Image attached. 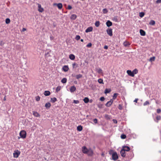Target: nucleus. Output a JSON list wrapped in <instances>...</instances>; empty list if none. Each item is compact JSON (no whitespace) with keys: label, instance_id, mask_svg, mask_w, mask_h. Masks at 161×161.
<instances>
[{"label":"nucleus","instance_id":"nucleus-24","mask_svg":"<svg viewBox=\"0 0 161 161\" xmlns=\"http://www.w3.org/2000/svg\"><path fill=\"white\" fill-rule=\"evenodd\" d=\"M82 127L80 125L78 126L77 128V130L79 131H81L82 130Z\"/></svg>","mask_w":161,"mask_h":161},{"label":"nucleus","instance_id":"nucleus-36","mask_svg":"<svg viewBox=\"0 0 161 161\" xmlns=\"http://www.w3.org/2000/svg\"><path fill=\"white\" fill-rule=\"evenodd\" d=\"M155 57H153L150 58L149 61L151 62L154 61L155 60Z\"/></svg>","mask_w":161,"mask_h":161},{"label":"nucleus","instance_id":"nucleus-33","mask_svg":"<svg viewBox=\"0 0 161 161\" xmlns=\"http://www.w3.org/2000/svg\"><path fill=\"white\" fill-rule=\"evenodd\" d=\"M149 24L151 25H154L155 24V21L153 20H152L149 22Z\"/></svg>","mask_w":161,"mask_h":161},{"label":"nucleus","instance_id":"nucleus-12","mask_svg":"<svg viewBox=\"0 0 161 161\" xmlns=\"http://www.w3.org/2000/svg\"><path fill=\"white\" fill-rule=\"evenodd\" d=\"M127 73L129 75L132 77L134 76V75L132 71H131L130 70H127Z\"/></svg>","mask_w":161,"mask_h":161},{"label":"nucleus","instance_id":"nucleus-60","mask_svg":"<svg viewBox=\"0 0 161 161\" xmlns=\"http://www.w3.org/2000/svg\"><path fill=\"white\" fill-rule=\"evenodd\" d=\"M156 3H161V0H157Z\"/></svg>","mask_w":161,"mask_h":161},{"label":"nucleus","instance_id":"nucleus-37","mask_svg":"<svg viewBox=\"0 0 161 161\" xmlns=\"http://www.w3.org/2000/svg\"><path fill=\"white\" fill-rule=\"evenodd\" d=\"M132 72L134 75L135 74H136L138 73V70L137 69H135L133 70Z\"/></svg>","mask_w":161,"mask_h":161},{"label":"nucleus","instance_id":"nucleus-32","mask_svg":"<svg viewBox=\"0 0 161 161\" xmlns=\"http://www.w3.org/2000/svg\"><path fill=\"white\" fill-rule=\"evenodd\" d=\"M161 119V117L160 116H157L156 117V119L157 120V121H156L155 120V121L157 123H158V121L160 120Z\"/></svg>","mask_w":161,"mask_h":161},{"label":"nucleus","instance_id":"nucleus-47","mask_svg":"<svg viewBox=\"0 0 161 161\" xmlns=\"http://www.w3.org/2000/svg\"><path fill=\"white\" fill-rule=\"evenodd\" d=\"M80 36L79 35H76L75 38V39L76 40H79L80 39Z\"/></svg>","mask_w":161,"mask_h":161},{"label":"nucleus","instance_id":"nucleus-8","mask_svg":"<svg viewBox=\"0 0 161 161\" xmlns=\"http://www.w3.org/2000/svg\"><path fill=\"white\" fill-rule=\"evenodd\" d=\"M93 153V151L91 149H89L87 153L89 156H92Z\"/></svg>","mask_w":161,"mask_h":161},{"label":"nucleus","instance_id":"nucleus-42","mask_svg":"<svg viewBox=\"0 0 161 161\" xmlns=\"http://www.w3.org/2000/svg\"><path fill=\"white\" fill-rule=\"evenodd\" d=\"M102 70L100 68H99L97 69V72L99 74H101L102 73Z\"/></svg>","mask_w":161,"mask_h":161},{"label":"nucleus","instance_id":"nucleus-7","mask_svg":"<svg viewBox=\"0 0 161 161\" xmlns=\"http://www.w3.org/2000/svg\"><path fill=\"white\" fill-rule=\"evenodd\" d=\"M38 7V11L40 12H42L44 11V9L43 8L41 7V5L39 3L37 4Z\"/></svg>","mask_w":161,"mask_h":161},{"label":"nucleus","instance_id":"nucleus-10","mask_svg":"<svg viewBox=\"0 0 161 161\" xmlns=\"http://www.w3.org/2000/svg\"><path fill=\"white\" fill-rule=\"evenodd\" d=\"M125 151H124V149H122L120 151V153L121 156L123 157H125Z\"/></svg>","mask_w":161,"mask_h":161},{"label":"nucleus","instance_id":"nucleus-1","mask_svg":"<svg viewBox=\"0 0 161 161\" xmlns=\"http://www.w3.org/2000/svg\"><path fill=\"white\" fill-rule=\"evenodd\" d=\"M26 132L25 131L21 130L19 133V135L21 138H25L26 136Z\"/></svg>","mask_w":161,"mask_h":161},{"label":"nucleus","instance_id":"nucleus-44","mask_svg":"<svg viewBox=\"0 0 161 161\" xmlns=\"http://www.w3.org/2000/svg\"><path fill=\"white\" fill-rule=\"evenodd\" d=\"M105 117L108 119H110V116L108 115V114H105Z\"/></svg>","mask_w":161,"mask_h":161},{"label":"nucleus","instance_id":"nucleus-14","mask_svg":"<svg viewBox=\"0 0 161 161\" xmlns=\"http://www.w3.org/2000/svg\"><path fill=\"white\" fill-rule=\"evenodd\" d=\"M122 149H124V151H129L130 150V148L127 146H124Z\"/></svg>","mask_w":161,"mask_h":161},{"label":"nucleus","instance_id":"nucleus-35","mask_svg":"<svg viewBox=\"0 0 161 161\" xmlns=\"http://www.w3.org/2000/svg\"><path fill=\"white\" fill-rule=\"evenodd\" d=\"M124 45L125 47H128L130 45L129 43L127 42H125L124 43Z\"/></svg>","mask_w":161,"mask_h":161},{"label":"nucleus","instance_id":"nucleus-9","mask_svg":"<svg viewBox=\"0 0 161 161\" xmlns=\"http://www.w3.org/2000/svg\"><path fill=\"white\" fill-rule=\"evenodd\" d=\"M64 72H67L69 69L68 65H64L62 68Z\"/></svg>","mask_w":161,"mask_h":161},{"label":"nucleus","instance_id":"nucleus-59","mask_svg":"<svg viewBox=\"0 0 161 161\" xmlns=\"http://www.w3.org/2000/svg\"><path fill=\"white\" fill-rule=\"evenodd\" d=\"M113 121L114 122V123H115V124H117V122H118L117 120H116V119H113Z\"/></svg>","mask_w":161,"mask_h":161},{"label":"nucleus","instance_id":"nucleus-29","mask_svg":"<svg viewBox=\"0 0 161 161\" xmlns=\"http://www.w3.org/2000/svg\"><path fill=\"white\" fill-rule=\"evenodd\" d=\"M95 25L97 27H99L100 25V22L99 21H96L95 23Z\"/></svg>","mask_w":161,"mask_h":161},{"label":"nucleus","instance_id":"nucleus-26","mask_svg":"<svg viewBox=\"0 0 161 161\" xmlns=\"http://www.w3.org/2000/svg\"><path fill=\"white\" fill-rule=\"evenodd\" d=\"M83 101L85 103H86L89 102V99L88 97H86L84 99Z\"/></svg>","mask_w":161,"mask_h":161},{"label":"nucleus","instance_id":"nucleus-61","mask_svg":"<svg viewBox=\"0 0 161 161\" xmlns=\"http://www.w3.org/2000/svg\"><path fill=\"white\" fill-rule=\"evenodd\" d=\"M104 48L105 49H107L108 48V46L107 45H105L104 47Z\"/></svg>","mask_w":161,"mask_h":161},{"label":"nucleus","instance_id":"nucleus-64","mask_svg":"<svg viewBox=\"0 0 161 161\" xmlns=\"http://www.w3.org/2000/svg\"><path fill=\"white\" fill-rule=\"evenodd\" d=\"M114 100V99H111L109 101L111 102L112 104L113 102V100Z\"/></svg>","mask_w":161,"mask_h":161},{"label":"nucleus","instance_id":"nucleus-6","mask_svg":"<svg viewBox=\"0 0 161 161\" xmlns=\"http://www.w3.org/2000/svg\"><path fill=\"white\" fill-rule=\"evenodd\" d=\"M89 149H88L86 147L84 146L82 147V152L85 154H87Z\"/></svg>","mask_w":161,"mask_h":161},{"label":"nucleus","instance_id":"nucleus-46","mask_svg":"<svg viewBox=\"0 0 161 161\" xmlns=\"http://www.w3.org/2000/svg\"><path fill=\"white\" fill-rule=\"evenodd\" d=\"M126 137V136L124 134H122L121 136V138L122 139H124Z\"/></svg>","mask_w":161,"mask_h":161},{"label":"nucleus","instance_id":"nucleus-16","mask_svg":"<svg viewBox=\"0 0 161 161\" xmlns=\"http://www.w3.org/2000/svg\"><path fill=\"white\" fill-rule=\"evenodd\" d=\"M140 35L142 36H144L146 35L145 32L143 30L141 29L140 30Z\"/></svg>","mask_w":161,"mask_h":161},{"label":"nucleus","instance_id":"nucleus-49","mask_svg":"<svg viewBox=\"0 0 161 161\" xmlns=\"http://www.w3.org/2000/svg\"><path fill=\"white\" fill-rule=\"evenodd\" d=\"M92 46V44L91 43H88L86 46V47H91Z\"/></svg>","mask_w":161,"mask_h":161},{"label":"nucleus","instance_id":"nucleus-11","mask_svg":"<svg viewBox=\"0 0 161 161\" xmlns=\"http://www.w3.org/2000/svg\"><path fill=\"white\" fill-rule=\"evenodd\" d=\"M93 28L92 27H89L87 28L85 31L86 33H88L92 31Z\"/></svg>","mask_w":161,"mask_h":161},{"label":"nucleus","instance_id":"nucleus-2","mask_svg":"<svg viewBox=\"0 0 161 161\" xmlns=\"http://www.w3.org/2000/svg\"><path fill=\"white\" fill-rule=\"evenodd\" d=\"M118 156L116 152H115L112 155V159L114 161L116 160L118 158Z\"/></svg>","mask_w":161,"mask_h":161},{"label":"nucleus","instance_id":"nucleus-5","mask_svg":"<svg viewBox=\"0 0 161 161\" xmlns=\"http://www.w3.org/2000/svg\"><path fill=\"white\" fill-rule=\"evenodd\" d=\"M53 6H57L59 9H61L63 7V5L62 3H54L53 4Z\"/></svg>","mask_w":161,"mask_h":161},{"label":"nucleus","instance_id":"nucleus-25","mask_svg":"<svg viewBox=\"0 0 161 161\" xmlns=\"http://www.w3.org/2000/svg\"><path fill=\"white\" fill-rule=\"evenodd\" d=\"M57 101V99L55 97L51 98V101L53 103H54V102H56Z\"/></svg>","mask_w":161,"mask_h":161},{"label":"nucleus","instance_id":"nucleus-21","mask_svg":"<svg viewBox=\"0 0 161 161\" xmlns=\"http://www.w3.org/2000/svg\"><path fill=\"white\" fill-rule=\"evenodd\" d=\"M33 114L36 117H38L40 116V115L36 112L33 111Z\"/></svg>","mask_w":161,"mask_h":161},{"label":"nucleus","instance_id":"nucleus-53","mask_svg":"<svg viewBox=\"0 0 161 161\" xmlns=\"http://www.w3.org/2000/svg\"><path fill=\"white\" fill-rule=\"evenodd\" d=\"M93 122L95 123V124H97V119H93Z\"/></svg>","mask_w":161,"mask_h":161},{"label":"nucleus","instance_id":"nucleus-20","mask_svg":"<svg viewBox=\"0 0 161 161\" xmlns=\"http://www.w3.org/2000/svg\"><path fill=\"white\" fill-rule=\"evenodd\" d=\"M77 17V16L75 14H72L70 17V19L72 20H75Z\"/></svg>","mask_w":161,"mask_h":161},{"label":"nucleus","instance_id":"nucleus-40","mask_svg":"<svg viewBox=\"0 0 161 161\" xmlns=\"http://www.w3.org/2000/svg\"><path fill=\"white\" fill-rule=\"evenodd\" d=\"M98 82L100 84H103V79H99L98 80Z\"/></svg>","mask_w":161,"mask_h":161},{"label":"nucleus","instance_id":"nucleus-3","mask_svg":"<svg viewBox=\"0 0 161 161\" xmlns=\"http://www.w3.org/2000/svg\"><path fill=\"white\" fill-rule=\"evenodd\" d=\"M20 152L18 150L14 151L13 153L14 157L15 158H17L20 154Z\"/></svg>","mask_w":161,"mask_h":161},{"label":"nucleus","instance_id":"nucleus-41","mask_svg":"<svg viewBox=\"0 0 161 161\" xmlns=\"http://www.w3.org/2000/svg\"><path fill=\"white\" fill-rule=\"evenodd\" d=\"M115 152H114L113 150H110L108 152V153L109 154L112 155Z\"/></svg>","mask_w":161,"mask_h":161},{"label":"nucleus","instance_id":"nucleus-18","mask_svg":"<svg viewBox=\"0 0 161 161\" xmlns=\"http://www.w3.org/2000/svg\"><path fill=\"white\" fill-rule=\"evenodd\" d=\"M72 68L73 69L76 68H77L79 66L78 64L75 62L73 63L72 64Z\"/></svg>","mask_w":161,"mask_h":161},{"label":"nucleus","instance_id":"nucleus-4","mask_svg":"<svg viewBox=\"0 0 161 161\" xmlns=\"http://www.w3.org/2000/svg\"><path fill=\"white\" fill-rule=\"evenodd\" d=\"M107 33L110 36H111L113 35L112 29L111 28H108L106 30Z\"/></svg>","mask_w":161,"mask_h":161},{"label":"nucleus","instance_id":"nucleus-48","mask_svg":"<svg viewBox=\"0 0 161 161\" xmlns=\"http://www.w3.org/2000/svg\"><path fill=\"white\" fill-rule=\"evenodd\" d=\"M118 108L120 110H122L123 108L122 105L120 104H119V106L118 107Z\"/></svg>","mask_w":161,"mask_h":161},{"label":"nucleus","instance_id":"nucleus-50","mask_svg":"<svg viewBox=\"0 0 161 161\" xmlns=\"http://www.w3.org/2000/svg\"><path fill=\"white\" fill-rule=\"evenodd\" d=\"M73 103L75 104H78L79 103V102L78 100H74L73 101Z\"/></svg>","mask_w":161,"mask_h":161},{"label":"nucleus","instance_id":"nucleus-63","mask_svg":"<svg viewBox=\"0 0 161 161\" xmlns=\"http://www.w3.org/2000/svg\"><path fill=\"white\" fill-rule=\"evenodd\" d=\"M138 100V98H136L135 100L134 101V102L137 103Z\"/></svg>","mask_w":161,"mask_h":161},{"label":"nucleus","instance_id":"nucleus-31","mask_svg":"<svg viewBox=\"0 0 161 161\" xmlns=\"http://www.w3.org/2000/svg\"><path fill=\"white\" fill-rule=\"evenodd\" d=\"M61 82L63 83H65L67 82V79L66 78H63L61 80Z\"/></svg>","mask_w":161,"mask_h":161},{"label":"nucleus","instance_id":"nucleus-30","mask_svg":"<svg viewBox=\"0 0 161 161\" xmlns=\"http://www.w3.org/2000/svg\"><path fill=\"white\" fill-rule=\"evenodd\" d=\"M61 86H57L56 89V92H58L61 89Z\"/></svg>","mask_w":161,"mask_h":161},{"label":"nucleus","instance_id":"nucleus-39","mask_svg":"<svg viewBox=\"0 0 161 161\" xmlns=\"http://www.w3.org/2000/svg\"><path fill=\"white\" fill-rule=\"evenodd\" d=\"M139 16L142 18L144 15V13L143 12H141L139 13Z\"/></svg>","mask_w":161,"mask_h":161},{"label":"nucleus","instance_id":"nucleus-62","mask_svg":"<svg viewBox=\"0 0 161 161\" xmlns=\"http://www.w3.org/2000/svg\"><path fill=\"white\" fill-rule=\"evenodd\" d=\"M50 38L51 40H52L53 39L54 37L53 36H51L50 37Z\"/></svg>","mask_w":161,"mask_h":161},{"label":"nucleus","instance_id":"nucleus-28","mask_svg":"<svg viewBox=\"0 0 161 161\" xmlns=\"http://www.w3.org/2000/svg\"><path fill=\"white\" fill-rule=\"evenodd\" d=\"M112 104V103L109 101L105 104V106L107 107H109Z\"/></svg>","mask_w":161,"mask_h":161},{"label":"nucleus","instance_id":"nucleus-58","mask_svg":"<svg viewBox=\"0 0 161 161\" xmlns=\"http://www.w3.org/2000/svg\"><path fill=\"white\" fill-rule=\"evenodd\" d=\"M113 19L115 20L116 22H117L118 21L117 17H115Z\"/></svg>","mask_w":161,"mask_h":161},{"label":"nucleus","instance_id":"nucleus-45","mask_svg":"<svg viewBox=\"0 0 161 161\" xmlns=\"http://www.w3.org/2000/svg\"><path fill=\"white\" fill-rule=\"evenodd\" d=\"M149 102L148 101H146L144 103L143 105L145 106L147 105H149Z\"/></svg>","mask_w":161,"mask_h":161},{"label":"nucleus","instance_id":"nucleus-17","mask_svg":"<svg viewBox=\"0 0 161 161\" xmlns=\"http://www.w3.org/2000/svg\"><path fill=\"white\" fill-rule=\"evenodd\" d=\"M69 58L71 60H74L75 58V56L73 54H70L69 55Z\"/></svg>","mask_w":161,"mask_h":161},{"label":"nucleus","instance_id":"nucleus-23","mask_svg":"<svg viewBox=\"0 0 161 161\" xmlns=\"http://www.w3.org/2000/svg\"><path fill=\"white\" fill-rule=\"evenodd\" d=\"M50 94V92L49 91H45L44 92V94L46 96H48Z\"/></svg>","mask_w":161,"mask_h":161},{"label":"nucleus","instance_id":"nucleus-56","mask_svg":"<svg viewBox=\"0 0 161 161\" xmlns=\"http://www.w3.org/2000/svg\"><path fill=\"white\" fill-rule=\"evenodd\" d=\"M40 99V97L39 96H37L36 97V100L37 101H39Z\"/></svg>","mask_w":161,"mask_h":161},{"label":"nucleus","instance_id":"nucleus-51","mask_svg":"<svg viewBox=\"0 0 161 161\" xmlns=\"http://www.w3.org/2000/svg\"><path fill=\"white\" fill-rule=\"evenodd\" d=\"M105 98L103 97H101L100 98V100L102 101H103L104 100Z\"/></svg>","mask_w":161,"mask_h":161},{"label":"nucleus","instance_id":"nucleus-52","mask_svg":"<svg viewBox=\"0 0 161 161\" xmlns=\"http://www.w3.org/2000/svg\"><path fill=\"white\" fill-rule=\"evenodd\" d=\"M4 43V42H3V41H0V45L1 46H3Z\"/></svg>","mask_w":161,"mask_h":161},{"label":"nucleus","instance_id":"nucleus-38","mask_svg":"<svg viewBox=\"0 0 161 161\" xmlns=\"http://www.w3.org/2000/svg\"><path fill=\"white\" fill-rule=\"evenodd\" d=\"M10 19L9 18H7L5 20V22L6 24H8L10 23Z\"/></svg>","mask_w":161,"mask_h":161},{"label":"nucleus","instance_id":"nucleus-22","mask_svg":"<svg viewBox=\"0 0 161 161\" xmlns=\"http://www.w3.org/2000/svg\"><path fill=\"white\" fill-rule=\"evenodd\" d=\"M82 75L81 74H79L75 75V77L77 79H79L82 78Z\"/></svg>","mask_w":161,"mask_h":161},{"label":"nucleus","instance_id":"nucleus-19","mask_svg":"<svg viewBox=\"0 0 161 161\" xmlns=\"http://www.w3.org/2000/svg\"><path fill=\"white\" fill-rule=\"evenodd\" d=\"M51 106V103L49 102H47L45 104V107L47 109L49 108Z\"/></svg>","mask_w":161,"mask_h":161},{"label":"nucleus","instance_id":"nucleus-43","mask_svg":"<svg viewBox=\"0 0 161 161\" xmlns=\"http://www.w3.org/2000/svg\"><path fill=\"white\" fill-rule=\"evenodd\" d=\"M103 11L104 14H106L108 12V11L106 8H104L103 9Z\"/></svg>","mask_w":161,"mask_h":161},{"label":"nucleus","instance_id":"nucleus-34","mask_svg":"<svg viewBox=\"0 0 161 161\" xmlns=\"http://www.w3.org/2000/svg\"><path fill=\"white\" fill-rule=\"evenodd\" d=\"M118 95V94L117 93H115L114 94V95L113 96V99H115L117 96Z\"/></svg>","mask_w":161,"mask_h":161},{"label":"nucleus","instance_id":"nucleus-55","mask_svg":"<svg viewBox=\"0 0 161 161\" xmlns=\"http://www.w3.org/2000/svg\"><path fill=\"white\" fill-rule=\"evenodd\" d=\"M72 8V7L71 6L69 5L68 6L67 9L69 10H70Z\"/></svg>","mask_w":161,"mask_h":161},{"label":"nucleus","instance_id":"nucleus-54","mask_svg":"<svg viewBox=\"0 0 161 161\" xmlns=\"http://www.w3.org/2000/svg\"><path fill=\"white\" fill-rule=\"evenodd\" d=\"M103 105L101 104H98L97 105V107L98 108H102Z\"/></svg>","mask_w":161,"mask_h":161},{"label":"nucleus","instance_id":"nucleus-27","mask_svg":"<svg viewBox=\"0 0 161 161\" xmlns=\"http://www.w3.org/2000/svg\"><path fill=\"white\" fill-rule=\"evenodd\" d=\"M111 91L110 89L106 88L105 90V93L106 94L109 93Z\"/></svg>","mask_w":161,"mask_h":161},{"label":"nucleus","instance_id":"nucleus-57","mask_svg":"<svg viewBox=\"0 0 161 161\" xmlns=\"http://www.w3.org/2000/svg\"><path fill=\"white\" fill-rule=\"evenodd\" d=\"M161 112V110L160 109H158L157 110V112L158 113H160Z\"/></svg>","mask_w":161,"mask_h":161},{"label":"nucleus","instance_id":"nucleus-13","mask_svg":"<svg viewBox=\"0 0 161 161\" xmlns=\"http://www.w3.org/2000/svg\"><path fill=\"white\" fill-rule=\"evenodd\" d=\"M76 88L74 86H72L70 88L69 90L71 92H73L76 90Z\"/></svg>","mask_w":161,"mask_h":161},{"label":"nucleus","instance_id":"nucleus-15","mask_svg":"<svg viewBox=\"0 0 161 161\" xmlns=\"http://www.w3.org/2000/svg\"><path fill=\"white\" fill-rule=\"evenodd\" d=\"M106 24L108 27H109L112 25V23L110 20H108L107 21Z\"/></svg>","mask_w":161,"mask_h":161}]
</instances>
